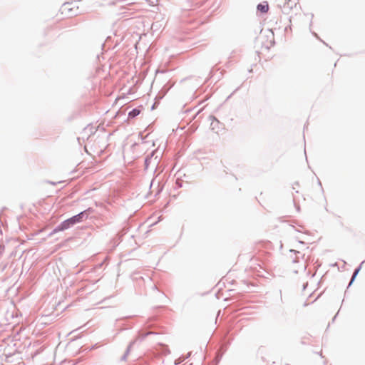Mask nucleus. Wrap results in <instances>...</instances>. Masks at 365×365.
<instances>
[{
	"instance_id": "obj_1",
	"label": "nucleus",
	"mask_w": 365,
	"mask_h": 365,
	"mask_svg": "<svg viewBox=\"0 0 365 365\" xmlns=\"http://www.w3.org/2000/svg\"><path fill=\"white\" fill-rule=\"evenodd\" d=\"M295 5L296 3L292 0L278 1V6L281 9L282 12L284 14H288Z\"/></svg>"
},
{
	"instance_id": "obj_2",
	"label": "nucleus",
	"mask_w": 365,
	"mask_h": 365,
	"mask_svg": "<svg viewBox=\"0 0 365 365\" xmlns=\"http://www.w3.org/2000/svg\"><path fill=\"white\" fill-rule=\"evenodd\" d=\"M83 212H81L80 214H78V215L71 217V219L65 221L62 224L63 229V228H68L70 226V225H73L76 222H80L81 219L83 217Z\"/></svg>"
},
{
	"instance_id": "obj_3",
	"label": "nucleus",
	"mask_w": 365,
	"mask_h": 365,
	"mask_svg": "<svg viewBox=\"0 0 365 365\" xmlns=\"http://www.w3.org/2000/svg\"><path fill=\"white\" fill-rule=\"evenodd\" d=\"M257 9L262 13H267L269 10V5L267 2H264L263 4H259L257 6Z\"/></svg>"
},
{
	"instance_id": "obj_4",
	"label": "nucleus",
	"mask_w": 365,
	"mask_h": 365,
	"mask_svg": "<svg viewBox=\"0 0 365 365\" xmlns=\"http://www.w3.org/2000/svg\"><path fill=\"white\" fill-rule=\"evenodd\" d=\"M139 114H140V110L138 109H133L128 113V115H129V117L133 118V117L138 115Z\"/></svg>"
}]
</instances>
